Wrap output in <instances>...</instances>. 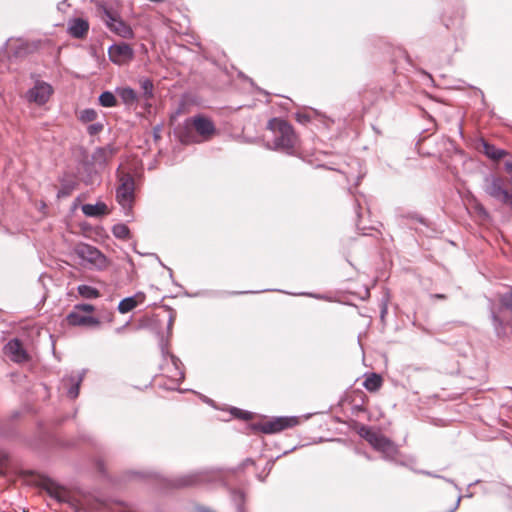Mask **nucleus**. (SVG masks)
Masks as SVG:
<instances>
[{"label": "nucleus", "mask_w": 512, "mask_h": 512, "mask_svg": "<svg viewBox=\"0 0 512 512\" xmlns=\"http://www.w3.org/2000/svg\"><path fill=\"white\" fill-rule=\"evenodd\" d=\"M359 435L386 459H393L398 453L397 446L389 438L372 428L362 426Z\"/></svg>", "instance_id": "nucleus-3"}, {"label": "nucleus", "mask_w": 512, "mask_h": 512, "mask_svg": "<svg viewBox=\"0 0 512 512\" xmlns=\"http://www.w3.org/2000/svg\"><path fill=\"white\" fill-rule=\"evenodd\" d=\"M242 417L245 419H249V418H251V413L245 412V413H243Z\"/></svg>", "instance_id": "nucleus-35"}, {"label": "nucleus", "mask_w": 512, "mask_h": 512, "mask_svg": "<svg viewBox=\"0 0 512 512\" xmlns=\"http://www.w3.org/2000/svg\"><path fill=\"white\" fill-rule=\"evenodd\" d=\"M171 360H172V363L175 366V370H176L175 379L178 381H181L184 378V373L179 370V367H178L179 360L173 355H171Z\"/></svg>", "instance_id": "nucleus-31"}, {"label": "nucleus", "mask_w": 512, "mask_h": 512, "mask_svg": "<svg viewBox=\"0 0 512 512\" xmlns=\"http://www.w3.org/2000/svg\"><path fill=\"white\" fill-rule=\"evenodd\" d=\"M172 325V319H169V327Z\"/></svg>", "instance_id": "nucleus-38"}, {"label": "nucleus", "mask_w": 512, "mask_h": 512, "mask_svg": "<svg viewBox=\"0 0 512 512\" xmlns=\"http://www.w3.org/2000/svg\"><path fill=\"white\" fill-rule=\"evenodd\" d=\"M108 55L110 60L117 65L129 63L133 57V49L127 43L114 44L109 47Z\"/></svg>", "instance_id": "nucleus-9"}, {"label": "nucleus", "mask_w": 512, "mask_h": 512, "mask_svg": "<svg viewBox=\"0 0 512 512\" xmlns=\"http://www.w3.org/2000/svg\"><path fill=\"white\" fill-rule=\"evenodd\" d=\"M140 85L144 92L145 98H147V99L152 98L153 97V89H154L152 81H150L149 79H146V78L141 79Z\"/></svg>", "instance_id": "nucleus-26"}, {"label": "nucleus", "mask_w": 512, "mask_h": 512, "mask_svg": "<svg viewBox=\"0 0 512 512\" xmlns=\"http://www.w3.org/2000/svg\"><path fill=\"white\" fill-rule=\"evenodd\" d=\"M505 170L511 175L512 177V162L511 161H507L505 163Z\"/></svg>", "instance_id": "nucleus-33"}, {"label": "nucleus", "mask_w": 512, "mask_h": 512, "mask_svg": "<svg viewBox=\"0 0 512 512\" xmlns=\"http://www.w3.org/2000/svg\"><path fill=\"white\" fill-rule=\"evenodd\" d=\"M89 29V24L86 20L81 18H75L68 24V32L75 38L84 37Z\"/></svg>", "instance_id": "nucleus-15"}, {"label": "nucleus", "mask_w": 512, "mask_h": 512, "mask_svg": "<svg viewBox=\"0 0 512 512\" xmlns=\"http://www.w3.org/2000/svg\"><path fill=\"white\" fill-rule=\"evenodd\" d=\"M154 131H155V136L157 137V134H158V132L160 131V128H159V127H156V128L154 129Z\"/></svg>", "instance_id": "nucleus-37"}, {"label": "nucleus", "mask_w": 512, "mask_h": 512, "mask_svg": "<svg viewBox=\"0 0 512 512\" xmlns=\"http://www.w3.org/2000/svg\"><path fill=\"white\" fill-rule=\"evenodd\" d=\"M503 307L512 310V291L506 292L500 299Z\"/></svg>", "instance_id": "nucleus-28"}, {"label": "nucleus", "mask_w": 512, "mask_h": 512, "mask_svg": "<svg viewBox=\"0 0 512 512\" xmlns=\"http://www.w3.org/2000/svg\"><path fill=\"white\" fill-rule=\"evenodd\" d=\"M97 118V112L94 109H84L79 114V120L83 123L92 122Z\"/></svg>", "instance_id": "nucleus-25"}, {"label": "nucleus", "mask_w": 512, "mask_h": 512, "mask_svg": "<svg viewBox=\"0 0 512 512\" xmlns=\"http://www.w3.org/2000/svg\"><path fill=\"white\" fill-rule=\"evenodd\" d=\"M52 93L53 88L50 84L43 81H37L34 87L27 92V99L30 102L43 105L49 100Z\"/></svg>", "instance_id": "nucleus-10"}, {"label": "nucleus", "mask_w": 512, "mask_h": 512, "mask_svg": "<svg viewBox=\"0 0 512 512\" xmlns=\"http://www.w3.org/2000/svg\"><path fill=\"white\" fill-rule=\"evenodd\" d=\"M186 133H180L179 138L182 143H196L211 139L216 128L214 123L207 117L197 115L185 121Z\"/></svg>", "instance_id": "nucleus-2"}, {"label": "nucleus", "mask_w": 512, "mask_h": 512, "mask_svg": "<svg viewBox=\"0 0 512 512\" xmlns=\"http://www.w3.org/2000/svg\"><path fill=\"white\" fill-rule=\"evenodd\" d=\"M97 11L101 19L105 22L106 26L110 29V31L115 34L123 37V38H131L133 36V31L131 27L125 23L115 11L109 8L104 3H99L97 6Z\"/></svg>", "instance_id": "nucleus-4"}, {"label": "nucleus", "mask_w": 512, "mask_h": 512, "mask_svg": "<svg viewBox=\"0 0 512 512\" xmlns=\"http://www.w3.org/2000/svg\"><path fill=\"white\" fill-rule=\"evenodd\" d=\"M299 423L297 417H277L262 425V431L267 434L277 433L287 428L296 426Z\"/></svg>", "instance_id": "nucleus-11"}, {"label": "nucleus", "mask_w": 512, "mask_h": 512, "mask_svg": "<svg viewBox=\"0 0 512 512\" xmlns=\"http://www.w3.org/2000/svg\"><path fill=\"white\" fill-rule=\"evenodd\" d=\"M145 298H146V296L143 292H137L133 296L124 298L118 304V311L121 314H126V313L132 311L138 305L144 303Z\"/></svg>", "instance_id": "nucleus-14"}, {"label": "nucleus", "mask_w": 512, "mask_h": 512, "mask_svg": "<svg viewBox=\"0 0 512 512\" xmlns=\"http://www.w3.org/2000/svg\"><path fill=\"white\" fill-rule=\"evenodd\" d=\"M196 482L195 475H188L179 480L178 486H189Z\"/></svg>", "instance_id": "nucleus-29"}, {"label": "nucleus", "mask_w": 512, "mask_h": 512, "mask_svg": "<svg viewBox=\"0 0 512 512\" xmlns=\"http://www.w3.org/2000/svg\"><path fill=\"white\" fill-rule=\"evenodd\" d=\"M76 255L83 261L93 265L97 269H104L107 266L106 257L95 247L81 243L75 247Z\"/></svg>", "instance_id": "nucleus-8"}, {"label": "nucleus", "mask_w": 512, "mask_h": 512, "mask_svg": "<svg viewBox=\"0 0 512 512\" xmlns=\"http://www.w3.org/2000/svg\"><path fill=\"white\" fill-rule=\"evenodd\" d=\"M382 385V378L376 373H372L366 377L363 382V386L370 392L377 391Z\"/></svg>", "instance_id": "nucleus-19"}, {"label": "nucleus", "mask_w": 512, "mask_h": 512, "mask_svg": "<svg viewBox=\"0 0 512 512\" xmlns=\"http://www.w3.org/2000/svg\"><path fill=\"white\" fill-rule=\"evenodd\" d=\"M77 290L79 295L85 299H96L100 297V292L89 285H79Z\"/></svg>", "instance_id": "nucleus-21"}, {"label": "nucleus", "mask_w": 512, "mask_h": 512, "mask_svg": "<svg viewBox=\"0 0 512 512\" xmlns=\"http://www.w3.org/2000/svg\"><path fill=\"white\" fill-rule=\"evenodd\" d=\"M296 120L299 123L305 124V123H308L310 121V116L308 114H305V113H297L296 114Z\"/></svg>", "instance_id": "nucleus-32"}, {"label": "nucleus", "mask_w": 512, "mask_h": 512, "mask_svg": "<svg viewBox=\"0 0 512 512\" xmlns=\"http://www.w3.org/2000/svg\"><path fill=\"white\" fill-rule=\"evenodd\" d=\"M4 353L12 361L21 363L28 360V354L18 339L10 340L4 347Z\"/></svg>", "instance_id": "nucleus-12"}, {"label": "nucleus", "mask_w": 512, "mask_h": 512, "mask_svg": "<svg viewBox=\"0 0 512 512\" xmlns=\"http://www.w3.org/2000/svg\"><path fill=\"white\" fill-rule=\"evenodd\" d=\"M483 152L485 155L493 160H499L503 158L506 154V152L502 149H498L495 146L484 142L483 143Z\"/></svg>", "instance_id": "nucleus-20"}, {"label": "nucleus", "mask_w": 512, "mask_h": 512, "mask_svg": "<svg viewBox=\"0 0 512 512\" xmlns=\"http://www.w3.org/2000/svg\"><path fill=\"white\" fill-rule=\"evenodd\" d=\"M99 103L103 107H115L117 105V99L112 92L105 91L100 94Z\"/></svg>", "instance_id": "nucleus-23"}, {"label": "nucleus", "mask_w": 512, "mask_h": 512, "mask_svg": "<svg viewBox=\"0 0 512 512\" xmlns=\"http://www.w3.org/2000/svg\"><path fill=\"white\" fill-rule=\"evenodd\" d=\"M471 209L473 213L478 217L481 221H488L490 216L485 207L479 203L478 201L474 200L471 204Z\"/></svg>", "instance_id": "nucleus-22"}, {"label": "nucleus", "mask_w": 512, "mask_h": 512, "mask_svg": "<svg viewBox=\"0 0 512 512\" xmlns=\"http://www.w3.org/2000/svg\"><path fill=\"white\" fill-rule=\"evenodd\" d=\"M492 316H493L494 322H499L500 323V320H499L498 316H496L494 313H493Z\"/></svg>", "instance_id": "nucleus-36"}, {"label": "nucleus", "mask_w": 512, "mask_h": 512, "mask_svg": "<svg viewBox=\"0 0 512 512\" xmlns=\"http://www.w3.org/2000/svg\"><path fill=\"white\" fill-rule=\"evenodd\" d=\"M116 93L121 98V100L127 105H131L137 101L136 92L132 88H117Z\"/></svg>", "instance_id": "nucleus-18"}, {"label": "nucleus", "mask_w": 512, "mask_h": 512, "mask_svg": "<svg viewBox=\"0 0 512 512\" xmlns=\"http://www.w3.org/2000/svg\"><path fill=\"white\" fill-rule=\"evenodd\" d=\"M267 128L272 132V147L275 150L293 154L298 143V138L293 127L281 118L269 120Z\"/></svg>", "instance_id": "nucleus-1"}, {"label": "nucleus", "mask_w": 512, "mask_h": 512, "mask_svg": "<svg viewBox=\"0 0 512 512\" xmlns=\"http://www.w3.org/2000/svg\"><path fill=\"white\" fill-rule=\"evenodd\" d=\"M50 494L55 497L58 501H67L68 494L65 489L59 487H52L49 489Z\"/></svg>", "instance_id": "nucleus-27"}, {"label": "nucleus", "mask_w": 512, "mask_h": 512, "mask_svg": "<svg viewBox=\"0 0 512 512\" xmlns=\"http://www.w3.org/2000/svg\"><path fill=\"white\" fill-rule=\"evenodd\" d=\"M119 182L120 184L116 189V200L119 205L128 213L131 211L134 201V179L128 173H121L119 175Z\"/></svg>", "instance_id": "nucleus-6"}, {"label": "nucleus", "mask_w": 512, "mask_h": 512, "mask_svg": "<svg viewBox=\"0 0 512 512\" xmlns=\"http://www.w3.org/2000/svg\"><path fill=\"white\" fill-rule=\"evenodd\" d=\"M103 130V124L93 123L87 127V131L90 135H96Z\"/></svg>", "instance_id": "nucleus-30"}, {"label": "nucleus", "mask_w": 512, "mask_h": 512, "mask_svg": "<svg viewBox=\"0 0 512 512\" xmlns=\"http://www.w3.org/2000/svg\"><path fill=\"white\" fill-rule=\"evenodd\" d=\"M94 310L95 307L91 304H77L67 315V322L72 326H98L99 320L90 315Z\"/></svg>", "instance_id": "nucleus-7"}, {"label": "nucleus", "mask_w": 512, "mask_h": 512, "mask_svg": "<svg viewBox=\"0 0 512 512\" xmlns=\"http://www.w3.org/2000/svg\"><path fill=\"white\" fill-rule=\"evenodd\" d=\"M112 233L116 238L122 240H126L130 236L129 228L127 227V225L122 223L115 224L112 228Z\"/></svg>", "instance_id": "nucleus-24"}, {"label": "nucleus", "mask_w": 512, "mask_h": 512, "mask_svg": "<svg viewBox=\"0 0 512 512\" xmlns=\"http://www.w3.org/2000/svg\"><path fill=\"white\" fill-rule=\"evenodd\" d=\"M83 376L81 374L70 375L62 379V388L66 390L68 397L75 399L79 394V387Z\"/></svg>", "instance_id": "nucleus-13"}, {"label": "nucleus", "mask_w": 512, "mask_h": 512, "mask_svg": "<svg viewBox=\"0 0 512 512\" xmlns=\"http://www.w3.org/2000/svg\"><path fill=\"white\" fill-rule=\"evenodd\" d=\"M115 153H116V149L113 146L108 145V146L96 149V151L93 153L92 158L95 163H97L99 165H104L110 159H112V157L114 156Z\"/></svg>", "instance_id": "nucleus-17"}, {"label": "nucleus", "mask_w": 512, "mask_h": 512, "mask_svg": "<svg viewBox=\"0 0 512 512\" xmlns=\"http://www.w3.org/2000/svg\"><path fill=\"white\" fill-rule=\"evenodd\" d=\"M484 192L493 199L511 208V193L506 189L504 180L496 175H487L483 182Z\"/></svg>", "instance_id": "nucleus-5"}, {"label": "nucleus", "mask_w": 512, "mask_h": 512, "mask_svg": "<svg viewBox=\"0 0 512 512\" xmlns=\"http://www.w3.org/2000/svg\"><path fill=\"white\" fill-rule=\"evenodd\" d=\"M81 210L87 217H99L109 213L108 207L104 202H97L96 204H84Z\"/></svg>", "instance_id": "nucleus-16"}, {"label": "nucleus", "mask_w": 512, "mask_h": 512, "mask_svg": "<svg viewBox=\"0 0 512 512\" xmlns=\"http://www.w3.org/2000/svg\"><path fill=\"white\" fill-rule=\"evenodd\" d=\"M431 297L436 298V299H445L446 298V296L444 294H433Z\"/></svg>", "instance_id": "nucleus-34"}]
</instances>
